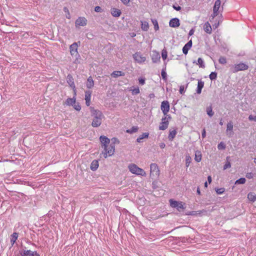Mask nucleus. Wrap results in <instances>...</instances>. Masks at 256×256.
<instances>
[{"instance_id": "obj_1", "label": "nucleus", "mask_w": 256, "mask_h": 256, "mask_svg": "<svg viewBox=\"0 0 256 256\" xmlns=\"http://www.w3.org/2000/svg\"><path fill=\"white\" fill-rule=\"evenodd\" d=\"M100 140L102 148H104L102 154L104 158H106L108 156H112L115 150L114 144H110V139L104 136H100Z\"/></svg>"}, {"instance_id": "obj_2", "label": "nucleus", "mask_w": 256, "mask_h": 256, "mask_svg": "<svg viewBox=\"0 0 256 256\" xmlns=\"http://www.w3.org/2000/svg\"><path fill=\"white\" fill-rule=\"evenodd\" d=\"M92 116L93 117L92 126L94 128H97L100 126L102 120L104 118V116L102 112L98 110H95L90 108Z\"/></svg>"}, {"instance_id": "obj_3", "label": "nucleus", "mask_w": 256, "mask_h": 256, "mask_svg": "<svg viewBox=\"0 0 256 256\" xmlns=\"http://www.w3.org/2000/svg\"><path fill=\"white\" fill-rule=\"evenodd\" d=\"M128 168L129 170L133 174L140 175L142 176H146V172L143 169L140 168L134 164H129Z\"/></svg>"}, {"instance_id": "obj_4", "label": "nucleus", "mask_w": 256, "mask_h": 256, "mask_svg": "<svg viewBox=\"0 0 256 256\" xmlns=\"http://www.w3.org/2000/svg\"><path fill=\"white\" fill-rule=\"evenodd\" d=\"M150 176L152 179H157L160 174V170L157 164L152 163L150 166Z\"/></svg>"}, {"instance_id": "obj_5", "label": "nucleus", "mask_w": 256, "mask_h": 256, "mask_svg": "<svg viewBox=\"0 0 256 256\" xmlns=\"http://www.w3.org/2000/svg\"><path fill=\"white\" fill-rule=\"evenodd\" d=\"M171 116H164L162 118V122L160 123L158 128L160 130H166L169 125V120L171 119Z\"/></svg>"}, {"instance_id": "obj_6", "label": "nucleus", "mask_w": 256, "mask_h": 256, "mask_svg": "<svg viewBox=\"0 0 256 256\" xmlns=\"http://www.w3.org/2000/svg\"><path fill=\"white\" fill-rule=\"evenodd\" d=\"M170 203L172 208H176L179 212L184 210L186 208L184 206L185 204L182 202H178L170 199Z\"/></svg>"}, {"instance_id": "obj_7", "label": "nucleus", "mask_w": 256, "mask_h": 256, "mask_svg": "<svg viewBox=\"0 0 256 256\" xmlns=\"http://www.w3.org/2000/svg\"><path fill=\"white\" fill-rule=\"evenodd\" d=\"M248 68V66L244 63L241 62L238 64H235L232 68V72L234 73L237 72L238 71L247 70Z\"/></svg>"}, {"instance_id": "obj_8", "label": "nucleus", "mask_w": 256, "mask_h": 256, "mask_svg": "<svg viewBox=\"0 0 256 256\" xmlns=\"http://www.w3.org/2000/svg\"><path fill=\"white\" fill-rule=\"evenodd\" d=\"M160 109L164 116H170L168 114L170 109V106L168 101L164 100L162 102Z\"/></svg>"}, {"instance_id": "obj_9", "label": "nucleus", "mask_w": 256, "mask_h": 256, "mask_svg": "<svg viewBox=\"0 0 256 256\" xmlns=\"http://www.w3.org/2000/svg\"><path fill=\"white\" fill-rule=\"evenodd\" d=\"M221 2L220 0H216L215 2L213 8V14L212 15V18H214L218 14V10L220 8Z\"/></svg>"}, {"instance_id": "obj_10", "label": "nucleus", "mask_w": 256, "mask_h": 256, "mask_svg": "<svg viewBox=\"0 0 256 256\" xmlns=\"http://www.w3.org/2000/svg\"><path fill=\"white\" fill-rule=\"evenodd\" d=\"M67 82L68 84L72 88L74 92V95H76V86L74 82V78L72 75L68 74L67 76Z\"/></svg>"}, {"instance_id": "obj_11", "label": "nucleus", "mask_w": 256, "mask_h": 256, "mask_svg": "<svg viewBox=\"0 0 256 256\" xmlns=\"http://www.w3.org/2000/svg\"><path fill=\"white\" fill-rule=\"evenodd\" d=\"M133 58L138 63L144 62L146 60V57L143 56L140 52L135 53L133 56Z\"/></svg>"}, {"instance_id": "obj_12", "label": "nucleus", "mask_w": 256, "mask_h": 256, "mask_svg": "<svg viewBox=\"0 0 256 256\" xmlns=\"http://www.w3.org/2000/svg\"><path fill=\"white\" fill-rule=\"evenodd\" d=\"M78 42H74L70 46V53L72 56H74L78 54Z\"/></svg>"}, {"instance_id": "obj_13", "label": "nucleus", "mask_w": 256, "mask_h": 256, "mask_svg": "<svg viewBox=\"0 0 256 256\" xmlns=\"http://www.w3.org/2000/svg\"><path fill=\"white\" fill-rule=\"evenodd\" d=\"M169 25L172 28H177L180 25V20L178 18H173L170 20Z\"/></svg>"}, {"instance_id": "obj_14", "label": "nucleus", "mask_w": 256, "mask_h": 256, "mask_svg": "<svg viewBox=\"0 0 256 256\" xmlns=\"http://www.w3.org/2000/svg\"><path fill=\"white\" fill-rule=\"evenodd\" d=\"M20 254L21 256H40L36 252H32L30 250H24Z\"/></svg>"}, {"instance_id": "obj_15", "label": "nucleus", "mask_w": 256, "mask_h": 256, "mask_svg": "<svg viewBox=\"0 0 256 256\" xmlns=\"http://www.w3.org/2000/svg\"><path fill=\"white\" fill-rule=\"evenodd\" d=\"M86 24V20L84 18L80 17L76 21V26H84Z\"/></svg>"}, {"instance_id": "obj_16", "label": "nucleus", "mask_w": 256, "mask_h": 256, "mask_svg": "<svg viewBox=\"0 0 256 256\" xmlns=\"http://www.w3.org/2000/svg\"><path fill=\"white\" fill-rule=\"evenodd\" d=\"M92 92L90 91L85 92V98L86 104L87 106H90V99H91Z\"/></svg>"}, {"instance_id": "obj_17", "label": "nucleus", "mask_w": 256, "mask_h": 256, "mask_svg": "<svg viewBox=\"0 0 256 256\" xmlns=\"http://www.w3.org/2000/svg\"><path fill=\"white\" fill-rule=\"evenodd\" d=\"M192 46V40H190L188 43H186L182 48V52L184 54H186L188 52V50Z\"/></svg>"}, {"instance_id": "obj_18", "label": "nucleus", "mask_w": 256, "mask_h": 256, "mask_svg": "<svg viewBox=\"0 0 256 256\" xmlns=\"http://www.w3.org/2000/svg\"><path fill=\"white\" fill-rule=\"evenodd\" d=\"M110 11L112 16L114 17H119L122 14L120 10L115 8H111Z\"/></svg>"}, {"instance_id": "obj_19", "label": "nucleus", "mask_w": 256, "mask_h": 256, "mask_svg": "<svg viewBox=\"0 0 256 256\" xmlns=\"http://www.w3.org/2000/svg\"><path fill=\"white\" fill-rule=\"evenodd\" d=\"M204 30L208 34H210L212 32V26L210 24L207 22L204 26Z\"/></svg>"}, {"instance_id": "obj_20", "label": "nucleus", "mask_w": 256, "mask_h": 256, "mask_svg": "<svg viewBox=\"0 0 256 256\" xmlns=\"http://www.w3.org/2000/svg\"><path fill=\"white\" fill-rule=\"evenodd\" d=\"M86 86L88 88H92L94 86V81L92 76H89L87 79Z\"/></svg>"}, {"instance_id": "obj_21", "label": "nucleus", "mask_w": 256, "mask_h": 256, "mask_svg": "<svg viewBox=\"0 0 256 256\" xmlns=\"http://www.w3.org/2000/svg\"><path fill=\"white\" fill-rule=\"evenodd\" d=\"M177 134L176 130L175 129H170L169 132V134L168 136V140L170 141H172L174 138H175L176 134Z\"/></svg>"}, {"instance_id": "obj_22", "label": "nucleus", "mask_w": 256, "mask_h": 256, "mask_svg": "<svg viewBox=\"0 0 256 256\" xmlns=\"http://www.w3.org/2000/svg\"><path fill=\"white\" fill-rule=\"evenodd\" d=\"M76 98L75 96L72 98H68L65 102V104L67 106H73L75 104Z\"/></svg>"}, {"instance_id": "obj_23", "label": "nucleus", "mask_w": 256, "mask_h": 256, "mask_svg": "<svg viewBox=\"0 0 256 256\" xmlns=\"http://www.w3.org/2000/svg\"><path fill=\"white\" fill-rule=\"evenodd\" d=\"M204 86V82L202 80H198V87L196 90V92L198 94H200L202 92V90Z\"/></svg>"}, {"instance_id": "obj_24", "label": "nucleus", "mask_w": 256, "mask_h": 256, "mask_svg": "<svg viewBox=\"0 0 256 256\" xmlns=\"http://www.w3.org/2000/svg\"><path fill=\"white\" fill-rule=\"evenodd\" d=\"M98 167V162L97 160H94L90 164V169L92 170H96Z\"/></svg>"}, {"instance_id": "obj_25", "label": "nucleus", "mask_w": 256, "mask_h": 256, "mask_svg": "<svg viewBox=\"0 0 256 256\" xmlns=\"http://www.w3.org/2000/svg\"><path fill=\"white\" fill-rule=\"evenodd\" d=\"M141 28L144 31H147L149 28L148 23L146 21L141 22Z\"/></svg>"}, {"instance_id": "obj_26", "label": "nucleus", "mask_w": 256, "mask_h": 256, "mask_svg": "<svg viewBox=\"0 0 256 256\" xmlns=\"http://www.w3.org/2000/svg\"><path fill=\"white\" fill-rule=\"evenodd\" d=\"M149 136V134L148 132L143 133L142 134L140 135L139 137L137 138L136 141L138 142H142V140L145 138H148Z\"/></svg>"}, {"instance_id": "obj_27", "label": "nucleus", "mask_w": 256, "mask_h": 256, "mask_svg": "<svg viewBox=\"0 0 256 256\" xmlns=\"http://www.w3.org/2000/svg\"><path fill=\"white\" fill-rule=\"evenodd\" d=\"M194 63H196L197 65H198L200 68H205V65H204V61L200 58H198V61H197L196 62L194 61Z\"/></svg>"}, {"instance_id": "obj_28", "label": "nucleus", "mask_w": 256, "mask_h": 256, "mask_svg": "<svg viewBox=\"0 0 256 256\" xmlns=\"http://www.w3.org/2000/svg\"><path fill=\"white\" fill-rule=\"evenodd\" d=\"M111 76L114 78H117L118 76H124V73L121 71H114L112 73Z\"/></svg>"}, {"instance_id": "obj_29", "label": "nucleus", "mask_w": 256, "mask_h": 256, "mask_svg": "<svg viewBox=\"0 0 256 256\" xmlns=\"http://www.w3.org/2000/svg\"><path fill=\"white\" fill-rule=\"evenodd\" d=\"M248 198L250 201L254 202L256 200V195L253 192H250L248 194Z\"/></svg>"}, {"instance_id": "obj_30", "label": "nucleus", "mask_w": 256, "mask_h": 256, "mask_svg": "<svg viewBox=\"0 0 256 256\" xmlns=\"http://www.w3.org/2000/svg\"><path fill=\"white\" fill-rule=\"evenodd\" d=\"M232 130H233V124L232 122H230L228 123L227 126H226V132H228V131L230 132V134H232Z\"/></svg>"}, {"instance_id": "obj_31", "label": "nucleus", "mask_w": 256, "mask_h": 256, "mask_svg": "<svg viewBox=\"0 0 256 256\" xmlns=\"http://www.w3.org/2000/svg\"><path fill=\"white\" fill-rule=\"evenodd\" d=\"M18 237V234L16 232H14L11 236L10 238V242L12 245H13L16 242Z\"/></svg>"}, {"instance_id": "obj_32", "label": "nucleus", "mask_w": 256, "mask_h": 256, "mask_svg": "<svg viewBox=\"0 0 256 256\" xmlns=\"http://www.w3.org/2000/svg\"><path fill=\"white\" fill-rule=\"evenodd\" d=\"M195 160L197 162H200L202 160V154L200 152L196 151L195 153Z\"/></svg>"}, {"instance_id": "obj_33", "label": "nucleus", "mask_w": 256, "mask_h": 256, "mask_svg": "<svg viewBox=\"0 0 256 256\" xmlns=\"http://www.w3.org/2000/svg\"><path fill=\"white\" fill-rule=\"evenodd\" d=\"M130 90L132 92V93L133 95L138 94L140 92V88L138 86L131 88Z\"/></svg>"}, {"instance_id": "obj_34", "label": "nucleus", "mask_w": 256, "mask_h": 256, "mask_svg": "<svg viewBox=\"0 0 256 256\" xmlns=\"http://www.w3.org/2000/svg\"><path fill=\"white\" fill-rule=\"evenodd\" d=\"M152 22L154 26V28L155 30H159V26L158 24V22L156 19H152Z\"/></svg>"}, {"instance_id": "obj_35", "label": "nucleus", "mask_w": 256, "mask_h": 256, "mask_svg": "<svg viewBox=\"0 0 256 256\" xmlns=\"http://www.w3.org/2000/svg\"><path fill=\"white\" fill-rule=\"evenodd\" d=\"M206 112H207V114L210 116H212L214 115L212 106H210L209 107L207 108Z\"/></svg>"}, {"instance_id": "obj_36", "label": "nucleus", "mask_w": 256, "mask_h": 256, "mask_svg": "<svg viewBox=\"0 0 256 256\" xmlns=\"http://www.w3.org/2000/svg\"><path fill=\"white\" fill-rule=\"evenodd\" d=\"M162 56L164 60H166L168 57V52L166 50L164 49L162 52Z\"/></svg>"}, {"instance_id": "obj_37", "label": "nucleus", "mask_w": 256, "mask_h": 256, "mask_svg": "<svg viewBox=\"0 0 256 256\" xmlns=\"http://www.w3.org/2000/svg\"><path fill=\"white\" fill-rule=\"evenodd\" d=\"M138 126H133L131 129L128 130H126V132L128 133H132L136 132L138 130Z\"/></svg>"}, {"instance_id": "obj_38", "label": "nucleus", "mask_w": 256, "mask_h": 256, "mask_svg": "<svg viewBox=\"0 0 256 256\" xmlns=\"http://www.w3.org/2000/svg\"><path fill=\"white\" fill-rule=\"evenodd\" d=\"M246 179L244 178H240L236 180L235 184H244L246 182Z\"/></svg>"}, {"instance_id": "obj_39", "label": "nucleus", "mask_w": 256, "mask_h": 256, "mask_svg": "<svg viewBox=\"0 0 256 256\" xmlns=\"http://www.w3.org/2000/svg\"><path fill=\"white\" fill-rule=\"evenodd\" d=\"M216 191L217 193V194H223L224 191H225V189L224 188H216Z\"/></svg>"}, {"instance_id": "obj_40", "label": "nucleus", "mask_w": 256, "mask_h": 256, "mask_svg": "<svg viewBox=\"0 0 256 256\" xmlns=\"http://www.w3.org/2000/svg\"><path fill=\"white\" fill-rule=\"evenodd\" d=\"M229 157H227L226 158V160H227V162H226V164L224 165V170H226L228 168H230L231 166L230 165V161L228 160V159H229Z\"/></svg>"}, {"instance_id": "obj_41", "label": "nucleus", "mask_w": 256, "mask_h": 256, "mask_svg": "<svg viewBox=\"0 0 256 256\" xmlns=\"http://www.w3.org/2000/svg\"><path fill=\"white\" fill-rule=\"evenodd\" d=\"M209 76H210V78L211 80H214L216 79V78L217 77V74L215 72H212L210 74Z\"/></svg>"}, {"instance_id": "obj_42", "label": "nucleus", "mask_w": 256, "mask_h": 256, "mask_svg": "<svg viewBox=\"0 0 256 256\" xmlns=\"http://www.w3.org/2000/svg\"><path fill=\"white\" fill-rule=\"evenodd\" d=\"M218 62L221 64H226V60L224 56H220L218 60Z\"/></svg>"}, {"instance_id": "obj_43", "label": "nucleus", "mask_w": 256, "mask_h": 256, "mask_svg": "<svg viewBox=\"0 0 256 256\" xmlns=\"http://www.w3.org/2000/svg\"><path fill=\"white\" fill-rule=\"evenodd\" d=\"M72 106L74 108L78 111H80L81 110V106L78 103L75 102V104H74Z\"/></svg>"}, {"instance_id": "obj_44", "label": "nucleus", "mask_w": 256, "mask_h": 256, "mask_svg": "<svg viewBox=\"0 0 256 256\" xmlns=\"http://www.w3.org/2000/svg\"><path fill=\"white\" fill-rule=\"evenodd\" d=\"M191 158L190 156H186V167H188L190 166V163Z\"/></svg>"}, {"instance_id": "obj_45", "label": "nucleus", "mask_w": 256, "mask_h": 256, "mask_svg": "<svg viewBox=\"0 0 256 256\" xmlns=\"http://www.w3.org/2000/svg\"><path fill=\"white\" fill-rule=\"evenodd\" d=\"M225 148V144L222 142H220L218 146V150H224Z\"/></svg>"}, {"instance_id": "obj_46", "label": "nucleus", "mask_w": 256, "mask_h": 256, "mask_svg": "<svg viewBox=\"0 0 256 256\" xmlns=\"http://www.w3.org/2000/svg\"><path fill=\"white\" fill-rule=\"evenodd\" d=\"M185 87L184 86H180V93L182 94L184 92Z\"/></svg>"}, {"instance_id": "obj_47", "label": "nucleus", "mask_w": 256, "mask_h": 256, "mask_svg": "<svg viewBox=\"0 0 256 256\" xmlns=\"http://www.w3.org/2000/svg\"><path fill=\"white\" fill-rule=\"evenodd\" d=\"M138 82H139V84L142 85H143L145 84V80L142 78H138Z\"/></svg>"}, {"instance_id": "obj_48", "label": "nucleus", "mask_w": 256, "mask_h": 256, "mask_svg": "<svg viewBox=\"0 0 256 256\" xmlns=\"http://www.w3.org/2000/svg\"><path fill=\"white\" fill-rule=\"evenodd\" d=\"M162 76L163 79H166V73L164 70H162Z\"/></svg>"}, {"instance_id": "obj_49", "label": "nucleus", "mask_w": 256, "mask_h": 256, "mask_svg": "<svg viewBox=\"0 0 256 256\" xmlns=\"http://www.w3.org/2000/svg\"><path fill=\"white\" fill-rule=\"evenodd\" d=\"M94 10L96 12H102V8H101L100 6H96L94 8Z\"/></svg>"}, {"instance_id": "obj_50", "label": "nucleus", "mask_w": 256, "mask_h": 256, "mask_svg": "<svg viewBox=\"0 0 256 256\" xmlns=\"http://www.w3.org/2000/svg\"><path fill=\"white\" fill-rule=\"evenodd\" d=\"M120 0L125 5L128 4L130 2V0Z\"/></svg>"}, {"instance_id": "obj_51", "label": "nucleus", "mask_w": 256, "mask_h": 256, "mask_svg": "<svg viewBox=\"0 0 256 256\" xmlns=\"http://www.w3.org/2000/svg\"><path fill=\"white\" fill-rule=\"evenodd\" d=\"M194 29H192L190 30L188 35L192 36L194 34Z\"/></svg>"}, {"instance_id": "obj_52", "label": "nucleus", "mask_w": 256, "mask_h": 256, "mask_svg": "<svg viewBox=\"0 0 256 256\" xmlns=\"http://www.w3.org/2000/svg\"><path fill=\"white\" fill-rule=\"evenodd\" d=\"M160 148H164L166 146V144L162 142L160 144Z\"/></svg>"}, {"instance_id": "obj_53", "label": "nucleus", "mask_w": 256, "mask_h": 256, "mask_svg": "<svg viewBox=\"0 0 256 256\" xmlns=\"http://www.w3.org/2000/svg\"><path fill=\"white\" fill-rule=\"evenodd\" d=\"M246 176L247 178H252V173H248L246 175Z\"/></svg>"}, {"instance_id": "obj_54", "label": "nucleus", "mask_w": 256, "mask_h": 256, "mask_svg": "<svg viewBox=\"0 0 256 256\" xmlns=\"http://www.w3.org/2000/svg\"><path fill=\"white\" fill-rule=\"evenodd\" d=\"M206 135V130H205L204 129V130H202V137L203 138H205Z\"/></svg>"}, {"instance_id": "obj_55", "label": "nucleus", "mask_w": 256, "mask_h": 256, "mask_svg": "<svg viewBox=\"0 0 256 256\" xmlns=\"http://www.w3.org/2000/svg\"><path fill=\"white\" fill-rule=\"evenodd\" d=\"M174 8L176 10H180L181 9V7L180 6H174Z\"/></svg>"}, {"instance_id": "obj_56", "label": "nucleus", "mask_w": 256, "mask_h": 256, "mask_svg": "<svg viewBox=\"0 0 256 256\" xmlns=\"http://www.w3.org/2000/svg\"><path fill=\"white\" fill-rule=\"evenodd\" d=\"M208 180L209 184H210L212 182V180L211 176H209L208 177Z\"/></svg>"}, {"instance_id": "obj_57", "label": "nucleus", "mask_w": 256, "mask_h": 256, "mask_svg": "<svg viewBox=\"0 0 256 256\" xmlns=\"http://www.w3.org/2000/svg\"><path fill=\"white\" fill-rule=\"evenodd\" d=\"M254 116H253L252 115H250L248 116V119L250 120H254Z\"/></svg>"}, {"instance_id": "obj_58", "label": "nucleus", "mask_w": 256, "mask_h": 256, "mask_svg": "<svg viewBox=\"0 0 256 256\" xmlns=\"http://www.w3.org/2000/svg\"><path fill=\"white\" fill-rule=\"evenodd\" d=\"M218 25H219V22H218V23L217 24H215L213 25V27L214 28H216L218 26Z\"/></svg>"}, {"instance_id": "obj_59", "label": "nucleus", "mask_w": 256, "mask_h": 256, "mask_svg": "<svg viewBox=\"0 0 256 256\" xmlns=\"http://www.w3.org/2000/svg\"><path fill=\"white\" fill-rule=\"evenodd\" d=\"M197 194L199 195L200 194V188H198V189H197Z\"/></svg>"}, {"instance_id": "obj_60", "label": "nucleus", "mask_w": 256, "mask_h": 256, "mask_svg": "<svg viewBox=\"0 0 256 256\" xmlns=\"http://www.w3.org/2000/svg\"><path fill=\"white\" fill-rule=\"evenodd\" d=\"M204 186H205L206 188H207V186H208V183H207V182H206L204 183Z\"/></svg>"}, {"instance_id": "obj_61", "label": "nucleus", "mask_w": 256, "mask_h": 256, "mask_svg": "<svg viewBox=\"0 0 256 256\" xmlns=\"http://www.w3.org/2000/svg\"><path fill=\"white\" fill-rule=\"evenodd\" d=\"M220 125H221V126H222V125L223 124V122H222V120L220 121Z\"/></svg>"}, {"instance_id": "obj_62", "label": "nucleus", "mask_w": 256, "mask_h": 256, "mask_svg": "<svg viewBox=\"0 0 256 256\" xmlns=\"http://www.w3.org/2000/svg\"><path fill=\"white\" fill-rule=\"evenodd\" d=\"M254 121L256 122V116H254Z\"/></svg>"}, {"instance_id": "obj_63", "label": "nucleus", "mask_w": 256, "mask_h": 256, "mask_svg": "<svg viewBox=\"0 0 256 256\" xmlns=\"http://www.w3.org/2000/svg\"><path fill=\"white\" fill-rule=\"evenodd\" d=\"M68 10V9L66 8H64V10Z\"/></svg>"}]
</instances>
